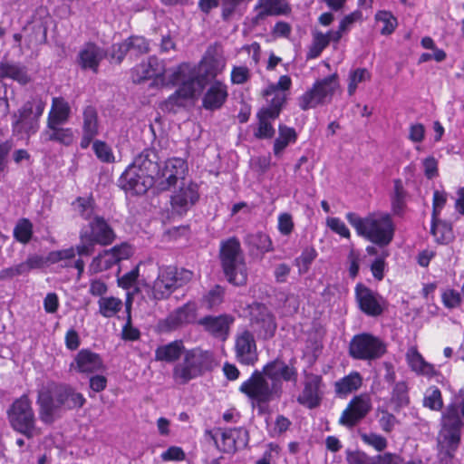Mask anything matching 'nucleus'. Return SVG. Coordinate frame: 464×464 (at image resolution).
Listing matches in <instances>:
<instances>
[{
  "label": "nucleus",
  "mask_w": 464,
  "mask_h": 464,
  "mask_svg": "<svg viewBox=\"0 0 464 464\" xmlns=\"http://www.w3.org/2000/svg\"><path fill=\"white\" fill-rule=\"evenodd\" d=\"M40 117L14 119L13 128L14 131L24 132L28 136L34 134L39 128Z\"/></svg>",
  "instance_id": "09e8293b"
},
{
  "label": "nucleus",
  "mask_w": 464,
  "mask_h": 464,
  "mask_svg": "<svg viewBox=\"0 0 464 464\" xmlns=\"http://www.w3.org/2000/svg\"><path fill=\"white\" fill-rule=\"evenodd\" d=\"M233 321V317L227 314L218 316L208 315L199 319L198 324L203 326L204 330L213 336L225 340Z\"/></svg>",
  "instance_id": "b1692460"
},
{
  "label": "nucleus",
  "mask_w": 464,
  "mask_h": 464,
  "mask_svg": "<svg viewBox=\"0 0 464 464\" xmlns=\"http://www.w3.org/2000/svg\"><path fill=\"white\" fill-rule=\"evenodd\" d=\"M49 129V131H44L42 134V138L44 141L56 140L64 144L72 142V134L69 129L58 128V125H54L53 128Z\"/></svg>",
  "instance_id": "a18cd8bd"
},
{
  "label": "nucleus",
  "mask_w": 464,
  "mask_h": 464,
  "mask_svg": "<svg viewBox=\"0 0 464 464\" xmlns=\"http://www.w3.org/2000/svg\"><path fill=\"white\" fill-rule=\"evenodd\" d=\"M246 243L261 253H266L273 250L272 241L270 237L262 233L248 235L246 237Z\"/></svg>",
  "instance_id": "49530a36"
},
{
  "label": "nucleus",
  "mask_w": 464,
  "mask_h": 464,
  "mask_svg": "<svg viewBox=\"0 0 464 464\" xmlns=\"http://www.w3.org/2000/svg\"><path fill=\"white\" fill-rule=\"evenodd\" d=\"M362 382L360 373L352 372L335 382V391L338 394H348L358 390Z\"/></svg>",
  "instance_id": "ea45409f"
},
{
  "label": "nucleus",
  "mask_w": 464,
  "mask_h": 464,
  "mask_svg": "<svg viewBox=\"0 0 464 464\" xmlns=\"http://www.w3.org/2000/svg\"><path fill=\"white\" fill-rule=\"evenodd\" d=\"M406 191L401 179L394 180V190L392 198V208L395 215H401L405 208Z\"/></svg>",
  "instance_id": "c03bdc74"
},
{
  "label": "nucleus",
  "mask_w": 464,
  "mask_h": 464,
  "mask_svg": "<svg viewBox=\"0 0 464 464\" xmlns=\"http://www.w3.org/2000/svg\"><path fill=\"white\" fill-rule=\"evenodd\" d=\"M6 78H10L23 85L32 81V77L25 66L9 62H7Z\"/></svg>",
  "instance_id": "79ce46f5"
},
{
  "label": "nucleus",
  "mask_w": 464,
  "mask_h": 464,
  "mask_svg": "<svg viewBox=\"0 0 464 464\" xmlns=\"http://www.w3.org/2000/svg\"><path fill=\"white\" fill-rule=\"evenodd\" d=\"M441 425L440 445L442 448L447 447V450H454L460 440L462 428V420L457 406L450 405L447 408L441 418Z\"/></svg>",
  "instance_id": "9b49d317"
},
{
  "label": "nucleus",
  "mask_w": 464,
  "mask_h": 464,
  "mask_svg": "<svg viewBox=\"0 0 464 464\" xmlns=\"http://www.w3.org/2000/svg\"><path fill=\"white\" fill-rule=\"evenodd\" d=\"M187 172V162L180 158H173L168 160L164 167L159 169L155 182L160 190H169L179 181L182 183V181L188 180L186 179Z\"/></svg>",
  "instance_id": "f8f14e48"
},
{
  "label": "nucleus",
  "mask_w": 464,
  "mask_h": 464,
  "mask_svg": "<svg viewBox=\"0 0 464 464\" xmlns=\"http://www.w3.org/2000/svg\"><path fill=\"white\" fill-rule=\"evenodd\" d=\"M117 262V257H115L111 248L110 250H105L99 256H97L91 263V270L94 273H99L102 271H105L110 269L113 265Z\"/></svg>",
  "instance_id": "a19ab883"
},
{
  "label": "nucleus",
  "mask_w": 464,
  "mask_h": 464,
  "mask_svg": "<svg viewBox=\"0 0 464 464\" xmlns=\"http://www.w3.org/2000/svg\"><path fill=\"white\" fill-rule=\"evenodd\" d=\"M218 450L224 453H234L245 448L248 443V432L242 428L221 430Z\"/></svg>",
  "instance_id": "6ab92c4d"
},
{
  "label": "nucleus",
  "mask_w": 464,
  "mask_h": 464,
  "mask_svg": "<svg viewBox=\"0 0 464 464\" xmlns=\"http://www.w3.org/2000/svg\"><path fill=\"white\" fill-rule=\"evenodd\" d=\"M164 73L165 71L158 58L150 57L148 62L141 63L133 68L131 77L133 82L140 83L145 80L159 77Z\"/></svg>",
  "instance_id": "a878e982"
},
{
  "label": "nucleus",
  "mask_w": 464,
  "mask_h": 464,
  "mask_svg": "<svg viewBox=\"0 0 464 464\" xmlns=\"http://www.w3.org/2000/svg\"><path fill=\"white\" fill-rule=\"evenodd\" d=\"M278 137L274 143V153L276 156L280 157L284 150L290 144L295 142L297 133L294 128L285 125H279Z\"/></svg>",
  "instance_id": "e433bc0d"
},
{
  "label": "nucleus",
  "mask_w": 464,
  "mask_h": 464,
  "mask_svg": "<svg viewBox=\"0 0 464 464\" xmlns=\"http://www.w3.org/2000/svg\"><path fill=\"white\" fill-rule=\"evenodd\" d=\"M321 386L322 377L320 375L305 374L304 390L297 398L298 402L310 409L317 407L322 400Z\"/></svg>",
  "instance_id": "f3484780"
},
{
  "label": "nucleus",
  "mask_w": 464,
  "mask_h": 464,
  "mask_svg": "<svg viewBox=\"0 0 464 464\" xmlns=\"http://www.w3.org/2000/svg\"><path fill=\"white\" fill-rule=\"evenodd\" d=\"M196 319V305L188 303L171 313L166 319V324L170 329L192 323Z\"/></svg>",
  "instance_id": "2f4dec72"
},
{
  "label": "nucleus",
  "mask_w": 464,
  "mask_h": 464,
  "mask_svg": "<svg viewBox=\"0 0 464 464\" xmlns=\"http://www.w3.org/2000/svg\"><path fill=\"white\" fill-rule=\"evenodd\" d=\"M104 56L105 53L102 49L93 44H87L79 52L78 61L82 69H90L93 72H97L100 62Z\"/></svg>",
  "instance_id": "c85d7f7f"
},
{
  "label": "nucleus",
  "mask_w": 464,
  "mask_h": 464,
  "mask_svg": "<svg viewBox=\"0 0 464 464\" xmlns=\"http://www.w3.org/2000/svg\"><path fill=\"white\" fill-rule=\"evenodd\" d=\"M360 309L370 316H378L382 313L381 297L368 287L358 285L355 288Z\"/></svg>",
  "instance_id": "aec40b11"
},
{
  "label": "nucleus",
  "mask_w": 464,
  "mask_h": 464,
  "mask_svg": "<svg viewBox=\"0 0 464 464\" xmlns=\"http://www.w3.org/2000/svg\"><path fill=\"white\" fill-rule=\"evenodd\" d=\"M76 247H70L67 249L52 251L46 256V259L49 264H55L62 260L72 259L75 256Z\"/></svg>",
  "instance_id": "0e129e2a"
},
{
  "label": "nucleus",
  "mask_w": 464,
  "mask_h": 464,
  "mask_svg": "<svg viewBox=\"0 0 464 464\" xmlns=\"http://www.w3.org/2000/svg\"><path fill=\"white\" fill-rule=\"evenodd\" d=\"M258 118V127L256 131H255V137L258 139H270L275 134V129L272 126V121L276 120L277 117H272L271 114L260 111L257 113Z\"/></svg>",
  "instance_id": "58836bf2"
},
{
  "label": "nucleus",
  "mask_w": 464,
  "mask_h": 464,
  "mask_svg": "<svg viewBox=\"0 0 464 464\" xmlns=\"http://www.w3.org/2000/svg\"><path fill=\"white\" fill-rule=\"evenodd\" d=\"M83 132L98 134V113L94 107L87 106L83 111Z\"/></svg>",
  "instance_id": "3c124183"
},
{
  "label": "nucleus",
  "mask_w": 464,
  "mask_h": 464,
  "mask_svg": "<svg viewBox=\"0 0 464 464\" xmlns=\"http://www.w3.org/2000/svg\"><path fill=\"white\" fill-rule=\"evenodd\" d=\"M199 198L198 186L191 180L182 181L171 196L172 208L179 214H183L191 208Z\"/></svg>",
  "instance_id": "2eb2a0df"
},
{
  "label": "nucleus",
  "mask_w": 464,
  "mask_h": 464,
  "mask_svg": "<svg viewBox=\"0 0 464 464\" xmlns=\"http://www.w3.org/2000/svg\"><path fill=\"white\" fill-rule=\"evenodd\" d=\"M166 73L169 83H181V86L166 101L167 107L182 106L186 100L199 93L205 84L200 77H194L188 63H182Z\"/></svg>",
  "instance_id": "20e7f679"
},
{
  "label": "nucleus",
  "mask_w": 464,
  "mask_h": 464,
  "mask_svg": "<svg viewBox=\"0 0 464 464\" xmlns=\"http://www.w3.org/2000/svg\"><path fill=\"white\" fill-rule=\"evenodd\" d=\"M220 258L228 282L235 285H246L247 281V269L240 243L236 237H231L222 243Z\"/></svg>",
  "instance_id": "423d86ee"
},
{
  "label": "nucleus",
  "mask_w": 464,
  "mask_h": 464,
  "mask_svg": "<svg viewBox=\"0 0 464 464\" xmlns=\"http://www.w3.org/2000/svg\"><path fill=\"white\" fill-rule=\"evenodd\" d=\"M224 289L219 285H215L202 298V305L208 309H212L223 302Z\"/></svg>",
  "instance_id": "864d4df0"
},
{
  "label": "nucleus",
  "mask_w": 464,
  "mask_h": 464,
  "mask_svg": "<svg viewBox=\"0 0 464 464\" xmlns=\"http://www.w3.org/2000/svg\"><path fill=\"white\" fill-rule=\"evenodd\" d=\"M48 265L46 256L33 255L18 265L4 268L0 271L1 279H11L18 276L27 275L34 269H40Z\"/></svg>",
  "instance_id": "4be33fe9"
},
{
  "label": "nucleus",
  "mask_w": 464,
  "mask_h": 464,
  "mask_svg": "<svg viewBox=\"0 0 464 464\" xmlns=\"http://www.w3.org/2000/svg\"><path fill=\"white\" fill-rule=\"evenodd\" d=\"M424 406L434 410L439 411L442 408V400H441V393L440 391L433 387L430 390L428 391V393L425 395L424 398Z\"/></svg>",
  "instance_id": "e2e57ef3"
},
{
  "label": "nucleus",
  "mask_w": 464,
  "mask_h": 464,
  "mask_svg": "<svg viewBox=\"0 0 464 464\" xmlns=\"http://www.w3.org/2000/svg\"><path fill=\"white\" fill-rule=\"evenodd\" d=\"M130 306H131V299L129 297L126 302V310H127V322L122 328V336L127 340H137L140 337V332L138 329L132 327L131 325V316H130Z\"/></svg>",
  "instance_id": "680f3d73"
},
{
  "label": "nucleus",
  "mask_w": 464,
  "mask_h": 464,
  "mask_svg": "<svg viewBox=\"0 0 464 464\" xmlns=\"http://www.w3.org/2000/svg\"><path fill=\"white\" fill-rule=\"evenodd\" d=\"M346 219L359 236L381 247L388 246L392 241L394 227L389 214L372 213L366 218H361L353 212H349L346 214Z\"/></svg>",
  "instance_id": "f03ea898"
},
{
  "label": "nucleus",
  "mask_w": 464,
  "mask_h": 464,
  "mask_svg": "<svg viewBox=\"0 0 464 464\" xmlns=\"http://www.w3.org/2000/svg\"><path fill=\"white\" fill-rule=\"evenodd\" d=\"M327 226L336 234L343 237H350V230L346 225L338 218H328L326 220Z\"/></svg>",
  "instance_id": "774afa93"
},
{
  "label": "nucleus",
  "mask_w": 464,
  "mask_h": 464,
  "mask_svg": "<svg viewBox=\"0 0 464 464\" xmlns=\"http://www.w3.org/2000/svg\"><path fill=\"white\" fill-rule=\"evenodd\" d=\"M130 166L148 178H152L155 182V178L160 169L158 153L154 149H145L134 158Z\"/></svg>",
  "instance_id": "412c9836"
},
{
  "label": "nucleus",
  "mask_w": 464,
  "mask_h": 464,
  "mask_svg": "<svg viewBox=\"0 0 464 464\" xmlns=\"http://www.w3.org/2000/svg\"><path fill=\"white\" fill-rule=\"evenodd\" d=\"M192 272L167 266L159 268L158 277L153 283L152 296L156 300H163L178 288L182 287L192 279Z\"/></svg>",
  "instance_id": "6e6552de"
},
{
  "label": "nucleus",
  "mask_w": 464,
  "mask_h": 464,
  "mask_svg": "<svg viewBox=\"0 0 464 464\" xmlns=\"http://www.w3.org/2000/svg\"><path fill=\"white\" fill-rule=\"evenodd\" d=\"M339 87L336 73L316 81L313 87L299 98L300 108L306 111L330 102Z\"/></svg>",
  "instance_id": "1a4fd4ad"
},
{
  "label": "nucleus",
  "mask_w": 464,
  "mask_h": 464,
  "mask_svg": "<svg viewBox=\"0 0 464 464\" xmlns=\"http://www.w3.org/2000/svg\"><path fill=\"white\" fill-rule=\"evenodd\" d=\"M362 440L368 445L372 446L378 451L383 450L387 447V440L384 437L374 433L362 434Z\"/></svg>",
  "instance_id": "69168bd1"
},
{
  "label": "nucleus",
  "mask_w": 464,
  "mask_h": 464,
  "mask_svg": "<svg viewBox=\"0 0 464 464\" xmlns=\"http://www.w3.org/2000/svg\"><path fill=\"white\" fill-rule=\"evenodd\" d=\"M406 357L411 369L418 374L431 377L437 373L434 366L425 362L415 347L408 350Z\"/></svg>",
  "instance_id": "f704fd0d"
},
{
  "label": "nucleus",
  "mask_w": 464,
  "mask_h": 464,
  "mask_svg": "<svg viewBox=\"0 0 464 464\" xmlns=\"http://www.w3.org/2000/svg\"><path fill=\"white\" fill-rule=\"evenodd\" d=\"M44 102L40 99H33L26 102L17 112L14 113V119L41 117L44 110Z\"/></svg>",
  "instance_id": "4c0bfd02"
},
{
  "label": "nucleus",
  "mask_w": 464,
  "mask_h": 464,
  "mask_svg": "<svg viewBox=\"0 0 464 464\" xmlns=\"http://www.w3.org/2000/svg\"><path fill=\"white\" fill-rule=\"evenodd\" d=\"M317 256L316 251L313 247L305 248L300 256L295 259V265L298 267L299 274H304L309 270L310 265Z\"/></svg>",
  "instance_id": "5fc2aeb1"
},
{
  "label": "nucleus",
  "mask_w": 464,
  "mask_h": 464,
  "mask_svg": "<svg viewBox=\"0 0 464 464\" xmlns=\"http://www.w3.org/2000/svg\"><path fill=\"white\" fill-rule=\"evenodd\" d=\"M385 353V343L371 334L363 333L354 335L350 342L349 354L356 360H376Z\"/></svg>",
  "instance_id": "9d476101"
},
{
  "label": "nucleus",
  "mask_w": 464,
  "mask_h": 464,
  "mask_svg": "<svg viewBox=\"0 0 464 464\" xmlns=\"http://www.w3.org/2000/svg\"><path fill=\"white\" fill-rule=\"evenodd\" d=\"M116 238L115 232L108 221L102 216H93L87 228L80 232V243L76 246L79 256H91L96 244L111 245Z\"/></svg>",
  "instance_id": "39448f33"
},
{
  "label": "nucleus",
  "mask_w": 464,
  "mask_h": 464,
  "mask_svg": "<svg viewBox=\"0 0 464 464\" xmlns=\"http://www.w3.org/2000/svg\"><path fill=\"white\" fill-rule=\"evenodd\" d=\"M100 313L104 317L115 315L122 307V302L116 297H102L99 302Z\"/></svg>",
  "instance_id": "de8ad7c7"
},
{
  "label": "nucleus",
  "mask_w": 464,
  "mask_h": 464,
  "mask_svg": "<svg viewBox=\"0 0 464 464\" xmlns=\"http://www.w3.org/2000/svg\"><path fill=\"white\" fill-rule=\"evenodd\" d=\"M297 377L298 372L294 360L286 363L276 358L264 365L261 371L256 370L240 385L239 391L261 407L281 397L283 381L296 383Z\"/></svg>",
  "instance_id": "f257e3e1"
},
{
  "label": "nucleus",
  "mask_w": 464,
  "mask_h": 464,
  "mask_svg": "<svg viewBox=\"0 0 464 464\" xmlns=\"http://www.w3.org/2000/svg\"><path fill=\"white\" fill-rule=\"evenodd\" d=\"M73 210L83 219L90 222L93 216H97L94 212V201L92 198L79 197L72 203Z\"/></svg>",
  "instance_id": "37998d69"
},
{
  "label": "nucleus",
  "mask_w": 464,
  "mask_h": 464,
  "mask_svg": "<svg viewBox=\"0 0 464 464\" xmlns=\"http://www.w3.org/2000/svg\"><path fill=\"white\" fill-rule=\"evenodd\" d=\"M392 401L401 408L409 403L408 387L404 382H397L393 388Z\"/></svg>",
  "instance_id": "bf43d9fd"
},
{
  "label": "nucleus",
  "mask_w": 464,
  "mask_h": 464,
  "mask_svg": "<svg viewBox=\"0 0 464 464\" xmlns=\"http://www.w3.org/2000/svg\"><path fill=\"white\" fill-rule=\"evenodd\" d=\"M237 360L246 365H254L258 359L256 341L253 334L245 331L236 340Z\"/></svg>",
  "instance_id": "a211bd4d"
},
{
  "label": "nucleus",
  "mask_w": 464,
  "mask_h": 464,
  "mask_svg": "<svg viewBox=\"0 0 464 464\" xmlns=\"http://www.w3.org/2000/svg\"><path fill=\"white\" fill-rule=\"evenodd\" d=\"M227 96V85L220 81H215L205 92L202 105L206 110H218L225 103Z\"/></svg>",
  "instance_id": "393cba45"
},
{
  "label": "nucleus",
  "mask_w": 464,
  "mask_h": 464,
  "mask_svg": "<svg viewBox=\"0 0 464 464\" xmlns=\"http://www.w3.org/2000/svg\"><path fill=\"white\" fill-rule=\"evenodd\" d=\"M329 44V36L322 32L315 31L313 34V43L307 53V57L314 59L318 57L323 50Z\"/></svg>",
  "instance_id": "8fccbe9b"
},
{
  "label": "nucleus",
  "mask_w": 464,
  "mask_h": 464,
  "mask_svg": "<svg viewBox=\"0 0 464 464\" xmlns=\"http://www.w3.org/2000/svg\"><path fill=\"white\" fill-rule=\"evenodd\" d=\"M155 182L131 166H128L119 179V186L125 191L136 195L145 194Z\"/></svg>",
  "instance_id": "4468645a"
},
{
  "label": "nucleus",
  "mask_w": 464,
  "mask_h": 464,
  "mask_svg": "<svg viewBox=\"0 0 464 464\" xmlns=\"http://www.w3.org/2000/svg\"><path fill=\"white\" fill-rule=\"evenodd\" d=\"M256 10L257 14L255 17V22L257 23L266 16L287 14L290 9L285 0H259Z\"/></svg>",
  "instance_id": "c756f323"
},
{
  "label": "nucleus",
  "mask_w": 464,
  "mask_h": 464,
  "mask_svg": "<svg viewBox=\"0 0 464 464\" xmlns=\"http://www.w3.org/2000/svg\"><path fill=\"white\" fill-rule=\"evenodd\" d=\"M431 234L436 237L440 243H445L450 239L452 232L450 227L441 223L438 218L432 219Z\"/></svg>",
  "instance_id": "6e6d98bb"
},
{
  "label": "nucleus",
  "mask_w": 464,
  "mask_h": 464,
  "mask_svg": "<svg viewBox=\"0 0 464 464\" xmlns=\"http://www.w3.org/2000/svg\"><path fill=\"white\" fill-rule=\"evenodd\" d=\"M32 228L33 226L29 220L22 219L15 226L14 229V235L18 241L22 243H27L32 237Z\"/></svg>",
  "instance_id": "052dcab7"
},
{
  "label": "nucleus",
  "mask_w": 464,
  "mask_h": 464,
  "mask_svg": "<svg viewBox=\"0 0 464 464\" xmlns=\"http://www.w3.org/2000/svg\"><path fill=\"white\" fill-rule=\"evenodd\" d=\"M371 408V401L367 396H356L343 411L339 423L349 428L353 427L367 415Z\"/></svg>",
  "instance_id": "dca6fc26"
},
{
  "label": "nucleus",
  "mask_w": 464,
  "mask_h": 464,
  "mask_svg": "<svg viewBox=\"0 0 464 464\" xmlns=\"http://www.w3.org/2000/svg\"><path fill=\"white\" fill-rule=\"evenodd\" d=\"M71 367L79 372H94L102 369L101 357L89 350H81L75 356Z\"/></svg>",
  "instance_id": "cd10ccee"
},
{
  "label": "nucleus",
  "mask_w": 464,
  "mask_h": 464,
  "mask_svg": "<svg viewBox=\"0 0 464 464\" xmlns=\"http://www.w3.org/2000/svg\"><path fill=\"white\" fill-rule=\"evenodd\" d=\"M37 403L40 406V418L44 423H52L54 414L61 404L56 401L53 392V384L43 388L38 393Z\"/></svg>",
  "instance_id": "5701e85b"
},
{
  "label": "nucleus",
  "mask_w": 464,
  "mask_h": 464,
  "mask_svg": "<svg viewBox=\"0 0 464 464\" xmlns=\"http://www.w3.org/2000/svg\"><path fill=\"white\" fill-rule=\"evenodd\" d=\"M213 365L214 357L211 352L200 347L186 349L180 360L173 367V381L177 384L185 385L212 370Z\"/></svg>",
  "instance_id": "7ed1b4c3"
},
{
  "label": "nucleus",
  "mask_w": 464,
  "mask_h": 464,
  "mask_svg": "<svg viewBox=\"0 0 464 464\" xmlns=\"http://www.w3.org/2000/svg\"><path fill=\"white\" fill-rule=\"evenodd\" d=\"M250 78V70L246 66H235L231 71V82L234 84H244Z\"/></svg>",
  "instance_id": "338daca9"
},
{
  "label": "nucleus",
  "mask_w": 464,
  "mask_h": 464,
  "mask_svg": "<svg viewBox=\"0 0 464 464\" xmlns=\"http://www.w3.org/2000/svg\"><path fill=\"white\" fill-rule=\"evenodd\" d=\"M225 68V61L221 58L209 57L205 59L199 67V75L204 83L214 79Z\"/></svg>",
  "instance_id": "c9c22d12"
},
{
  "label": "nucleus",
  "mask_w": 464,
  "mask_h": 464,
  "mask_svg": "<svg viewBox=\"0 0 464 464\" xmlns=\"http://www.w3.org/2000/svg\"><path fill=\"white\" fill-rule=\"evenodd\" d=\"M371 74L365 68H357L349 73V83L347 92L350 96L353 95L360 82L370 80Z\"/></svg>",
  "instance_id": "603ef678"
},
{
  "label": "nucleus",
  "mask_w": 464,
  "mask_h": 464,
  "mask_svg": "<svg viewBox=\"0 0 464 464\" xmlns=\"http://www.w3.org/2000/svg\"><path fill=\"white\" fill-rule=\"evenodd\" d=\"M375 18L383 23V27L381 29L382 34H391L397 26V20L390 12L379 11Z\"/></svg>",
  "instance_id": "4d7b16f0"
},
{
  "label": "nucleus",
  "mask_w": 464,
  "mask_h": 464,
  "mask_svg": "<svg viewBox=\"0 0 464 464\" xmlns=\"http://www.w3.org/2000/svg\"><path fill=\"white\" fill-rule=\"evenodd\" d=\"M53 392L61 407L64 406L67 409L81 408L85 403V399L82 393L76 392L66 385L53 384Z\"/></svg>",
  "instance_id": "bb28decb"
},
{
  "label": "nucleus",
  "mask_w": 464,
  "mask_h": 464,
  "mask_svg": "<svg viewBox=\"0 0 464 464\" xmlns=\"http://www.w3.org/2000/svg\"><path fill=\"white\" fill-rule=\"evenodd\" d=\"M249 308L250 324L254 331L264 339L274 336L276 324L267 307L261 304H254Z\"/></svg>",
  "instance_id": "ddd939ff"
},
{
  "label": "nucleus",
  "mask_w": 464,
  "mask_h": 464,
  "mask_svg": "<svg viewBox=\"0 0 464 464\" xmlns=\"http://www.w3.org/2000/svg\"><path fill=\"white\" fill-rule=\"evenodd\" d=\"M186 348L183 341L175 340L167 344L160 345L155 350V361L168 363L180 360Z\"/></svg>",
  "instance_id": "7c9ffc66"
},
{
  "label": "nucleus",
  "mask_w": 464,
  "mask_h": 464,
  "mask_svg": "<svg viewBox=\"0 0 464 464\" xmlns=\"http://www.w3.org/2000/svg\"><path fill=\"white\" fill-rule=\"evenodd\" d=\"M92 149L100 160L106 163L114 161L115 158L112 150L104 141L95 140L92 144Z\"/></svg>",
  "instance_id": "13d9d810"
},
{
  "label": "nucleus",
  "mask_w": 464,
  "mask_h": 464,
  "mask_svg": "<svg viewBox=\"0 0 464 464\" xmlns=\"http://www.w3.org/2000/svg\"><path fill=\"white\" fill-rule=\"evenodd\" d=\"M7 417L11 427L17 432L31 439L38 435L36 420L28 396L24 394L14 401L7 410Z\"/></svg>",
  "instance_id": "0eeeda50"
},
{
  "label": "nucleus",
  "mask_w": 464,
  "mask_h": 464,
  "mask_svg": "<svg viewBox=\"0 0 464 464\" xmlns=\"http://www.w3.org/2000/svg\"><path fill=\"white\" fill-rule=\"evenodd\" d=\"M70 106L63 98H53L52 110L48 116V128L54 125H60L68 121L70 115Z\"/></svg>",
  "instance_id": "72a5a7b5"
},
{
  "label": "nucleus",
  "mask_w": 464,
  "mask_h": 464,
  "mask_svg": "<svg viewBox=\"0 0 464 464\" xmlns=\"http://www.w3.org/2000/svg\"><path fill=\"white\" fill-rule=\"evenodd\" d=\"M263 96L266 98L269 105L268 107L262 109V111L271 114L272 117H278L282 107L285 102L286 94L276 90V86H268L263 91Z\"/></svg>",
  "instance_id": "473e14b6"
}]
</instances>
